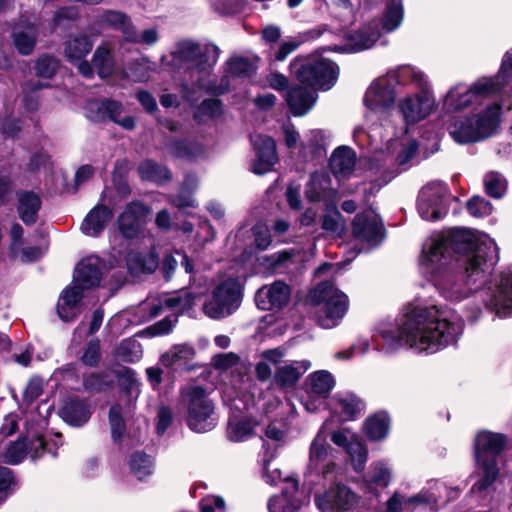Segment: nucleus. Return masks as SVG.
<instances>
[{
  "label": "nucleus",
  "instance_id": "f257e3e1",
  "mask_svg": "<svg viewBox=\"0 0 512 512\" xmlns=\"http://www.w3.org/2000/svg\"><path fill=\"white\" fill-rule=\"evenodd\" d=\"M498 260V247L489 235L453 228L424 244L420 267L446 300L461 302L477 295L488 310L506 318L512 316V271L484 286Z\"/></svg>",
  "mask_w": 512,
  "mask_h": 512
},
{
  "label": "nucleus",
  "instance_id": "f03ea898",
  "mask_svg": "<svg viewBox=\"0 0 512 512\" xmlns=\"http://www.w3.org/2000/svg\"><path fill=\"white\" fill-rule=\"evenodd\" d=\"M463 330V319L447 306L408 305L396 323H378L372 337L379 335L388 350L408 345L419 352L433 354L455 344Z\"/></svg>",
  "mask_w": 512,
  "mask_h": 512
},
{
  "label": "nucleus",
  "instance_id": "7ed1b4c3",
  "mask_svg": "<svg viewBox=\"0 0 512 512\" xmlns=\"http://www.w3.org/2000/svg\"><path fill=\"white\" fill-rule=\"evenodd\" d=\"M290 71L297 80L307 87L296 85L286 94V102L294 116L307 114L317 100V94L310 88L329 90L339 75L338 66L319 56H298L290 63Z\"/></svg>",
  "mask_w": 512,
  "mask_h": 512
},
{
  "label": "nucleus",
  "instance_id": "20e7f679",
  "mask_svg": "<svg viewBox=\"0 0 512 512\" xmlns=\"http://www.w3.org/2000/svg\"><path fill=\"white\" fill-rule=\"evenodd\" d=\"M501 115V105L490 103L481 110L454 117L448 126L449 135L459 144L483 141L498 131Z\"/></svg>",
  "mask_w": 512,
  "mask_h": 512
},
{
  "label": "nucleus",
  "instance_id": "39448f33",
  "mask_svg": "<svg viewBox=\"0 0 512 512\" xmlns=\"http://www.w3.org/2000/svg\"><path fill=\"white\" fill-rule=\"evenodd\" d=\"M507 444L508 438L502 433L483 430L476 434L474 456L480 478L471 488L473 493L485 491L493 484L499 474V456Z\"/></svg>",
  "mask_w": 512,
  "mask_h": 512
},
{
  "label": "nucleus",
  "instance_id": "423d86ee",
  "mask_svg": "<svg viewBox=\"0 0 512 512\" xmlns=\"http://www.w3.org/2000/svg\"><path fill=\"white\" fill-rule=\"evenodd\" d=\"M307 299L312 305L321 306L317 322L325 329L338 326L349 306L347 295L329 281L319 283L309 292Z\"/></svg>",
  "mask_w": 512,
  "mask_h": 512
},
{
  "label": "nucleus",
  "instance_id": "0eeeda50",
  "mask_svg": "<svg viewBox=\"0 0 512 512\" xmlns=\"http://www.w3.org/2000/svg\"><path fill=\"white\" fill-rule=\"evenodd\" d=\"M284 355V350L281 348L264 351L261 355L264 362L258 363V380H266L271 377L270 365H272L275 368L274 382L281 388H290L311 367L309 360L291 361L281 365Z\"/></svg>",
  "mask_w": 512,
  "mask_h": 512
},
{
  "label": "nucleus",
  "instance_id": "6e6552de",
  "mask_svg": "<svg viewBox=\"0 0 512 512\" xmlns=\"http://www.w3.org/2000/svg\"><path fill=\"white\" fill-rule=\"evenodd\" d=\"M187 414L185 422L188 428L196 433L213 430L218 421L215 404L209 397L207 389L201 385L190 386L186 393Z\"/></svg>",
  "mask_w": 512,
  "mask_h": 512
},
{
  "label": "nucleus",
  "instance_id": "1a4fd4ad",
  "mask_svg": "<svg viewBox=\"0 0 512 512\" xmlns=\"http://www.w3.org/2000/svg\"><path fill=\"white\" fill-rule=\"evenodd\" d=\"M495 80L487 77L477 79L471 85L458 83L452 86L443 99V108L447 111H460L479 104L483 97L498 93Z\"/></svg>",
  "mask_w": 512,
  "mask_h": 512
},
{
  "label": "nucleus",
  "instance_id": "9d476101",
  "mask_svg": "<svg viewBox=\"0 0 512 512\" xmlns=\"http://www.w3.org/2000/svg\"><path fill=\"white\" fill-rule=\"evenodd\" d=\"M242 290L237 278H228L218 284L213 292L212 299L204 304V312L212 319H221L231 315L241 303Z\"/></svg>",
  "mask_w": 512,
  "mask_h": 512
},
{
  "label": "nucleus",
  "instance_id": "9b49d317",
  "mask_svg": "<svg viewBox=\"0 0 512 512\" xmlns=\"http://www.w3.org/2000/svg\"><path fill=\"white\" fill-rule=\"evenodd\" d=\"M419 89V92L407 95L398 101V112L404 122L401 134H406L409 125L424 120L436 109L435 97L428 86Z\"/></svg>",
  "mask_w": 512,
  "mask_h": 512
},
{
  "label": "nucleus",
  "instance_id": "f8f14e48",
  "mask_svg": "<svg viewBox=\"0 0 512 512\" xmlns=\"http://www.w3.org/2000/svg\"><path fill=\"white\" fill-rule=\"evenodd\" d=\"M450 199L447 186L440 181L426 184L419 192L417 209L422 219L434 221L441 219L448 212Z\"/></svg>",
  "mask_w": 512,
  "mask_h": 512
},
{
  "label": "nucleus",
  "instance_id": "ddd939ff",
  "mask_svg": "<svg viewBox=\"0 0 512 512\" xmlns=\"http://www.w3.org/2000/svg\"><path fill=\"white\" fill-rule=\"evenodd\" d=\"M335 384L334 376L327 370H318L309 374L304 382L305 395L301 398L306 411L315 413L324 408L326 399Z\"/></svg>",
  "mask_w": 512,
  "mask_h": 512
},
{
  "label": "nucleus",
  "instance_id": "4468645a",
  "mask_svg": "<svg viewBox=\"0 0 512 512\" xmlns=\"http://www.w3.org/2000/svg\"><path fill=\"white\" fill-rule=\"evenodd\" d=\"M328 424V420L322 424L310 445L308 469L322 475L325 480L334 481L337 471L336 464L329 458L332 448L326 442Z\"/></svg>",
  "mask_w": 512,
  "mask_h": 512
},
{
  "label": "nucleus",
  "instance_id": "2eb2a0df",
  "mask_svg": "<svg viewBox=\"0 0 512 512\" xmlns=\"http://www.w3.org/2000/svg\"><path fill=\"white\" fill-rule=\"evenodd\" d=\"M396 91L389 82V78L379 77L371 83L364 96V105L368 114H375L378 119H384L393 107Z\"/></svg>",
  "mask_w": 512,
  "mask_h": 512
},
{
  "label": "nucleus",
  "instance_id": "dca6fc26",
  "mask_svg": "<svg viewBox=\"0 0 512 512\" xmlns=\"http://www.w3.org/2000/svg\"><path fill=\"white\" fill-rule=\"evenodd\" d=\"M177 54L188 69L207 72L216 64L219 48L216 45L202 46L196 42L184 41L179 43Z\"/></svg>",
  "mask_w": 512,
  "mask_h": 512
},
{
  "label": "nucleus",
  "instance_id": "f3484780",
  "mask_svg": "<svg viewBox=\"0 0 512 512\" xmlns=\"http://www.w3.org/2000/svg\"><path fill=\"white\" fill-rule=\"evenodd\" d=\"M151 211L150 206L139 200L127 203L116 219L120 235L126 240L137 239Z\"/></svg>",
  "mask_w": 512,
  "mask_h": 512
},
{
  "label": "nucleus",
  "instance_id": "a211bd4d",
  "mask_svg": "<svg viewBox=\"0 0 512 512\" xmlns=\"http://www.w3.org/2000/svg\"><path fill=\"white\" fill-rule=\"evenodd\" d=\"M417 149L418 145L416 141L409 140L407 143L402 144V148L395 159L388 156L384 159L383 165H377L376 169L378 172L381 171L382 180L380 183L370 182L369 189L364 188L365 199L368 200V198L379 191L383 185L390 182L400 172L399 167L406 165L415 156Z\"/></svg>",
  "mask_w": 512,
  "mask_h": 512
},
{
  "label": "nucleus",
  "instance_id": "6ab92c4d",
  "mask_svg": "<svg viewBox=\"0 0 512 512\" xmlns=\"http://www.w3.org/2000/svg\"><path fill=\"white\" fill-rule=\"evenodd\" d=\"M314 502L322 512H340L352 509L358 503V496L348 486L339 483L316 493Z\"/></svg>",
  "mask_w": 512,
  "mask_h": 512
},
{
  "label": "nucleus",
  "instance_id": "aec40b11",
  "mask_svg": "<svg viewBox=\"0 0 512 512\" xmlns=\"http://www.w3.org/2000/svg\"><path fill=\"white\" fill-rule=\"evenodd\" d=\"M353 235L356 240L370 246L378 245L383 239V225L374 211L356 215L353 221Z\"/></svg>",
  "mask_w": 512,
  "mask_h": 512
},
{
  "label": "nucleus",
  "instance_id": "412c9836",
  "mask_svg": "<svg viewBox=\"0 0 512 512\" xmlns=\"http://www.w3.org/2000/svg\"><path fill=\"white\" fill-rule=\"evenodd\" d=\"M331 440L350 455L355 471L360 472L364 469L368 452L355 433L349 429L334 431Z\"/></svg>",
  "mask_w": 512,
  "mask_h": 512
},
{
  "label": "nucleus",
  "instance_id": "4be33fe9",
  "mask_svg": "<svg viewBox=\"0 0 512 512\" xmlns=\"http://www.w3.org/2000/svg\"><path fill=\"white\" fill-rule=\"evenodd\" d=\"M303 505V493L299 491L298 481L286 479L280 495L273 496L268 501L269 512H298Z\"/></svg>",
  "mask_w": 512,
  "mask_h": 512
},
{
  "label": "nucleus",
  "instance_id": "5701e85b",
  "mask_svg": "<svg viewBox=\"0 0 512 512\" xmlns=\"http://www.w3.org/2000/svg\"><path fill=\"white\" fill-rule=\"evenodd\" d=\"M163 148L173 159L187 162L196 160L204 153L202 144L187 137L166 136Z\"/></svg>",
  "mask_w": 512,
  "mask_h": 512
},
{
  "label": "nucleus",
  "instance_id": "b1692460",
  "mask_svg": "<svg viewBox=\"0 0 512 512\" xmlns=\"http://www.w3.org/2000/svg\"><path fill=\"white\" fill-rule=\"evenodd\" d=\"M305 193L310 201H333L337 191L332 187L329 174L325 171H318L311 174Z\"/></svg>",
  "mask_w": 512,
  "mask_h": 512
},
{
  "label": "nucleus",
  "instance_id": "393cba45",
  "mask_svg": "<svg viewBox=\"0 0 512 512\" xmlns=\"http://www.w3.org/2000/svg\"><path fill=\"white\" fill-rule=\"evenodd\" d=\"M113 216L112 208L99 203L88 212L81 230L85 235L97 237L105 230Z\"/></svg>",
  "mask_w": 512,
  "mask_h": 512
},
{
  "label": "nucleus",
  "instance_id": "a878e982",
  "mask_svg": "<svg viewBox=\"0 0 512 512\" xmlns=\"http://www.w3.org/2000/svg\"><path fill=\"white\" fill-rule=\"evenodd\" d=\"M356 154L349 147H339L331 155L330 168L336 179L341 182L352 177L355 171Z\"/></svg>",
  "mask_w": 512,
  "mask_h": 512
},
{
  "label": "nucleus",
  "instance_id": "bb28decb",
  "mask_svg": "<svg viewBox=\"0 0 512 512\" xmlns=\"http://www.w3.org/2000/svg\"><path fill=\"white\" fill-rule=\"evenodd\" d=\"M17 199L19 218L26 226L34 225L38 220L42 206L40 196L32 190H19L17 191Z\"/></svg>",
  "mask_w": 512,
  "mask_h": 512
},
{
  "label": "nucleus",
  "instance_id": "cd10ccee",
  "mask_svg": "<svg viewBox=\"0 0 512 512\" xmlns=\"http://www.w3.org/2000/svg\"><path fill=\"white\" fill-rule=\"evenodd\" d=\"M102 280V271L98 259H82L78 262L73 276L74 283H78L85 290L96 288Z\"/></svg>",
  "mask_w": 512,
  "mask_h": 512
},
{
  "label": "nucleus",
  "instance_id": "c85d7f7f",
  "mask_svg": "<svg viewBox=\"0 0 512 512\" xmlns=\"http://www.w3.org/2000/svg\"><path fill=\"white\" fill-rule=\"evenodd\" d=\"M91 414L90 406L84 400L77 397L69 398L65 401L59 411L63 421L75 427H80L87 423Z\"/></svg>",
  "mask_w": 512,
  "mask_h": 512
},
{
  "label": "nucleus",
  "instance_id": "c756f323",
  "mask_svg": "<svg viewBox=\"0 0 512 512\" xmlns=\"http://www.w3.org/2000/svg\"><path fill=\"white\" fill-rule=\"evenodd\" d=\"M123 104L111 98H102L89 103L88 111L90 112L91 120L94 122H118L123 112Z\"/></svg>",
  "mask_w": 512,
  "mask_h": 512
},
{
  "label": "nucleus",
  "instance_id": "7c9ffc66",
  "mask_svg": "<svg viewBox=\"0 0 512 512\" xmlns=\"http://www.w3.org/2000/svg\"><path fill=\"white\" fill-rule=\"evenodd\" d=\"M380 36L381 31L379 28V23L371 22L349 36V51L360 52L366 49H370L374 46Z\"/></svg>",
  "mask_w": 512,
  "mask_h": 512
},
{
  "label": "nucleus",
  "instance_id": "2f4dec72",
  "mask_svg": "<svg viewBox=\"0 0 512 512\" xmlns=\"http://www.w3.org/2000/svg\"><path fill=\"white\" fill-rule=\"evenodd\" d=\"M84 291L85 289L78 283H74L73 286L69 285L63 289L60 295V299L63 300V303L57 305V313L60 319L65 322H70L75 319L76 314L73 310L82 300Z\"/></svg>",
  "mask_w": 512,
  "mask_h": 512
},
{
  "label": "nucleus",
  "instance_id": "473e14b6",
  "mask_svg": "<svg viewBox=\"0 0 512 512\" xmlns=\"http://www.w3.org/2000/svg\"><path fill=\"white\" fill-rule=\"evenodd\" d=\"M138 174L143 181H149L162 185L170 182L173 178L171 170L153 159L141 161L137 168Z\"/></svg>",
  "mask_w": 512,
  "mask_h": 512
},
{
  "label": "nucleus",
  "instance_id": "72a5a7b5",
  "mask_svg": "<svg viewBox=\"0 0 512 512\" xmlns=\"http://www.w3.org/2000/svg\"><path fill=\"white\" fill-rule=\"evenodd\" d=\"M94 45L91 36L86 34H78L70 36L64 43V55L70 63H77L90 53Z\"/></svg>",
  "mask_w": 512,
  "mask_h": 512
},
{
  "label": "nucleus",
  "instance_id": "f704fd0d",
  "mask_svg": "<svg viewBox=\"0 0 512 512\" xmlns=\"http://www.w3.org/2000/svg\"><path fill=\"white\" fill-rule=\"evenodd\" d=\"M384 77L389 78V82H391L394 89L398 84L405 85L409 82L415 83L418 88L428 86L426 75L422 71L411 66L397 67L396 69L389 71L384 75Z\"/></svg>",
  "mask_w": 512,
  "mask_h": 512
},
{
  "label": "nucleus",
  "instance_id": "c9c22d12",
  "mask_svg": "<svg viewBox=\"0 0 512 512\" xmlns=\"http://www.w3.org/2000/svg\"><path fill=\"white\" fill-rule=\"evenodd\" d=\"M278 161L274 139L269 136L258 137V175L271 171Z\"/></svg>",
  "mask_w": 512,
  "mask_h": 512
},
{
  "label": "nucleus",
  "instance_id": "e433bc0d",
  "mask_svg": "<svg viewBox=\"0 0 512 512\" xmlns=\"http://www.w3.org/2000/svg\"><path fill=\"white\" fill-rule=\"evenodd\" d=\"M391 480V469L384 461H376L371 463L369 471L364 475L363 483L369 492H373L374 488H385Z\"/></svg>",
  "mask_w": 512,
  "mask_h": 512
},
{
  "label": "nucleus",
  "instance_id": "4c0bfd02",
  "mask_svg": "<svg viewBox=\"0 0 512 512\" xmlns=\"http://www.w3.org/2000/svg\"><path fill=\"white\" fill-rule=\"evenodd\" d=\"M159 256L151 250L146 254L136 253L128 258L127 266L131 274H152L159 267Z\"/></svg>",
  "mask_w": 512,
  "mask_h": 512
},
{
  "label": "nucleus",
  "instance_id": "58836bf2",
  "mask_svg": "<svg viewBox=\"0 0 512 512\" xmlns=\"http://www.w3.org/2000/svg\"><path fill=\"white\" fill-rule=\"evenodd\" d=\"M404 16L402 0H390L387 3L383 18L379 23L382 33H390L396 30L402 23Z\"/></svg>",
  "mask_w": 512,
  "mask_h": 512
},
{
  "label": "nucleus",
  "instance_id": "ea45409f",
  "mask_svg": "<svg viewBox=\"0 0 512 512\" xmlns=\"http://www.w3.org/2000/svg\"><path fill=\"white\" fill-rule=\"evenodd\" d=\"M196 351L193 346L189 344H179L173 346L169 351L161 355V363L168 368H173L177 365H187V363L194 358Z\"/></svg>",
  "mask_w": 512,
  "mask_h": 512
},
{
  "label": "nucleus",
  "instance_id": "a19ab883",
  "mask_svg": "<svg viewBox=\"0 0 512 512\" xmlns=\"http://www.w3.org/2000/svg\"><path fill=\"white\" fill-rule=\"evenodd\" d=\"M114 373L121 392L129 399H136L140 394V382L136 377L135 370L128 366H122L121 369L116 370Z\"/></svg>",
  "mask_w": 512,
  "mask_h": 512
},
{
  "label": "nucleus",
  "instance_id": "79ce46f5",
  "mask_svg": "<svg viewBox=\"0 0 512 512\" xmlns=\"http://www.w3.org/2000/svg\"><path fill=\"white\" fill-rule=\"evenodd\" d=\"M390 418L385 412H379L365 421V433L371 440L384 439L389 432Z\"/></svg>",
  "mask_w": 512,
  "mask_h": 512
},
{
  "label": "nucleus",
  "instance_id": "37998d69",
  "mask_svg": "<svg viewBox=\"0 0 512 512\" xmlns=\"http://www.w3.org/2000/svg\"><path fill=\"white\" fill-rule=\"evenodd\" d=\"M291 294L290 287L282 282L276 281L267 289H259L258 297L265 295L268 298L270 307L281 308L289 301Z\"/></svg>",
  "mask_w": 512,
  "mask_h": 512
},
{
  "label": "nucleus",
  "instance_id": "c03bdc74",
  "mask_svg": "<svg viewBox=\"0 0 512 512\" xmlns=\"http://www.w3.org/2000/svg\"><path fill=\"white\" fill-rule=\"evenodd\" d=\"M256 423L249 418H230L227 427V437L230 441L240 442L254 434Z\"/></svg>",
  "mask_w": 512,
  "mask_h": 512
},
{
  "label": "nucleus",
  "instance_id": "a18cd8bd",
  "mask_svg": "<svg viewBox=\"0 0 512 512\" xmlns=\"http://www.w3.org/2000/svg\"><path fill=\"white\" fill-rule=\"evenodd\" d=\"M334 401L345 421L354 419L362 410L361 400L352 393H338L335 395Z\"/></svg>",
  "mask_w": 512,
  "mask_h": 512
},
{
  "label": "nucleus",
  "instance_id": "49530a36",
  "mask_svg": "<svg viewBox=\"0 0 512 512\" xmlns=\"http://www.w3.org/2000/svg\"><path fill=\"white\" fill-rule=\"evenodd\" d=\"M92 65L100 78L105 79L111 76L114 70L111 50L103 45L98 46L92 57Z\"/></svg>",
  "mask_w": 512,
  "mask_h": 512
},
{
  "label": "nucleus",
  "instance_id": "de8ad7c7",
  "mask_svg": "<svg viewBox=\"0 0 512 512\" xmlns=\"http://www.w3.org/2000/svg\"><path fill=\"white\" fill-rule=\"evenodd\" d=\"M111 438L115 444H121L126 433L127 425L123 417L122 406L115 403L110 406L108 412Z\"/></svg>",
  "mask_w": 512,
  "mask_h": 512
},
{
  "label": "nucleus",
  "instance_id": "09e8293b",
  "mask_svg": "<svg viewBox=\"0 0 512 512\" xmlns=\"http://www.w3.org/2000/svg\"><path fill=\"white\" fill-rule=\"evenodd\" d=\"M442 486H444V484L441 483V481H429L428 486L423 488L419 493L405 498V504H407L408 507L424 504H437L438 500L441 498V494L436 493L435 490H439V488Z\"/></svg>",
  "mask_w": 512,
  "mask_h": 512
},
{
  "label": "nucleus",
  "instance_id": "8fccbe9b",
  "mask_svg": "<svg viewBox=\"0 0 512 512\" xmlns=\"http://www.w3.org/2000/svg\"><path fill=\"white\" fill-rule=\"evenodd\" d=\"M113 385L109 375L104 372H91L83 377V387L91 394L105 392Z\"/></svg>",
  "mask_w": 512,
  "mask_h": 512
},
{
  "label": "nucleus",
  "instance_id": "3c124183",
  "mask_svg": "<svg viewBox=\"0 0 512 512\" xmlns=\"http://www.w3.org/2000/svg\"><path fill=\"white\" fill-rule=\"evenodd\" d=\"M129 467L131 472L142 480L152 474L153 461L144 451H135L130 455Z\"/></svg>",
  "mask_w": 512,
  "mask_h": 512
},
{
  "label": "nucleus",
  "instance_id": "603ef678",
  "mask_svg": "<svg viewBox=\"0 0 512 512\" xmlns=\"http://www.w3.org/2000/svg\"><path fill=\"white\" fill-rule=\"evenodd\" d=\"M59 68V60L49 54L38 57L34 65L36 76L44 79H52L57 74Z\"/></svg>",
  "mask_w": 512,
  "mask_h": 512
},
{
  "label": "nucleus",
  "instance_id": "864d4df0",
  "mask_svg": "<svg viewBox=\"0 0 512 512\" xmlns=\"http://www.w3.org/2000/svg\"><path fill=\"white\" fill-rule=\"evenodd\" d=\"M27 453V438L25 436H20L16 441H12L6 448V452L4 454L5 463L18 465L26 458Z\"/></svg>",
  "mask_w": 512,
  "mask_h": 512
},
{
  "label": "nucleus",
  "instance_id": "5fc2aeb1",
  "mask_svg": "<svg viewBox=\"0 0 512 512\" xmlns=\"http://www.w3.org/2000/svg\"><path fill=\"white\" fill-rule=\"evenodd\" d=\"M163 305L168 309H178L175 317V322H177L179 315H183L193 309L195 305V295L192 292H186L184 295L167 297L163 300Z\"/></svg>",
  "mask_w": 512,
  "mask_h": 512
},
{
  "label": "nucleus",
  "instance_id": "6e6d98bb",
  "mask_svg": "<svg viewBox=\"0 0 512 512\" xmlns=\"http://www.w3.org/2000/svg\"><path fill=\"white\" fill-rule=\"evenodd\" d=\"M484 187L489 196L499 199L506 192L507 182L502 174L491 171L484 176Z\"/></svg>",
  "mask_w": 512,
  "mask_h": 512
},
{
  "label": "nucleus",
  "instance_id": "4d7b16f0",
  "mask_svg": "<svg viewBox=\"0 0 512 512\" xmlns=\"http://www.w3.org/2000/svg\"><path fill=\"white\" fill-rule=\"evenodd\" d=\"M17 486V479L12 469L0 465V506L10 498Z\"/></svg>",
  "mask_w": 512,
  "mask_h": 512
},
{
  "label": "nucleus",
  "instance_id": "13d9d810",
  "mask_svg": "<svg viewBox=\"0 0 512 512\" xmlns=\"http://www.w3.org/2000/svg\"><path fill=\"white\" fill-rule=\"evenodd\" d=\"M487 78L489 80H495V84H497L495 89L497 92H500L503 87L512 80V48L504 53L497 74Z\"/></svg>",
  "mask_w": 512,
  "mask_h": 512
},
{
  "label": "nucleus",
  "instance_id": "bf43d9fd",
  "mask_svg": "<svg viewBox=\"0 0 512 512\" xmlns=\"http://www.w3.org/2000/svg\"><path fill=\"white\" fill-rule=\"evenodd\" d=\"M252 370L253 365L250 362L238 361L231 373L232 382L240 388L252 387Z\"/></svg>",
  "mask_w": 512,
  "mask_h": 512
},
{
  "label": "nucleus",
  "instance_id": "052dcab7",
  "mask_svg": "<svg viewBox=\"0 0 512 512\" xmlns=\"http://www.w3.org/2000/svg\"><path fill=\"white\" fill-rule=\"evenodd\" d=\"M224 113V106L222 100L218 98L203 99L198 106L197 112L194 114V119L198 120V115L207 116L211 119L219 118Z\"/></svg>",
  "mask_w": 512,
  "mask_h": 512
},
{
  "label": "nucleus",
  "instance_id": "680f3d73",
  "mask_svg": "<svg viewBox=\"0 0 512 512\" xmlns=\"http://www.w3.org/2000/svg\"><path fill=\"white\" fill-rule=\"evenodd\" d=\"M101 357L100 341L98 338H93L85 344L80 360L85 366L95 368L99 365Z\"/></svg>",
  "mask_w": 512,
  "mask_h": 512
},
{
  "label": "nucleus",
  "instance_id": "e2e57ef3",
  "mask_svg": "<svg viewBox=\"0 0 512 512\" xmlns=\"http://www.w3.org/2000/svg\"><path fill=\"white\" fill-rule=\"evenodd\" d=\"M246 4V0H212L214 11L222 16H232L242 13Z\"/></svg>",
  "mask_w": 512,
  "mask_h": 512
},
{
  "label": "nucleus",
  "instance_id": "0e129e2a",
  "mask_svg": "<svg viewBox=\"0 0 512 512\" xmlns=\"http://www.w3.org/2000/svg\"><path fill=\"white\" fill-rule=\"evenodd\" d=\"M22 120L12 115L0 119V133L5 139L17 138L22 131Z\"/></svg>",
  "mask_w": 512,
  "mask_h": 512
},
{
  "label": "nucleus",
  "instance_id": "69168bd1",
  "mask_svg": "<svg viewBox=\"0 0 512 512\" xmlns=\"http://www.w3.org/2000/svg\"><path fill=\"white\" fill-rule=\"evenodd\" d=\"M13 43L19 54L27 56L36 46V38L25 31H18L13 33Z\"/></svg>",
  "mask_w": 512,
  "mask_h": 512
},
{
  "label": "nucleus",
  "instance_id": "338daca9",
  "mask_svg": "<svg viewBox=\"0 0 512 512\" xmlns=\"http://www.w3.org/2000/svg\"><path fill=\"white\" fill-rule=\"evenodd\" d=\"M467 210L472 216L483 218L491 214L492 205L483 197L475 196L467 202Z\"/></svg>",
  "mask_w": 512,
  "mask_h": 512
},
{
  "label": "nucleus",
  "instance_id": "774afa93",
  "mask_svg": "<svg viewBox=\"0 0 512 512\" xmlns=\"http://www.w3.org/2000/svg\"><path fill=\"white\" fill-rule=\"evenodd\" d=\"M227 72L233 77H244L251 69V63L248 58L237 56L230 58L227 62Z\"/></svg>",
  "mask_w": 512,
  "mask_h": 512
}]
</instances>
